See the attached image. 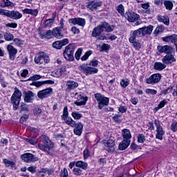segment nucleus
<instances>
[{
	"label": "nucleus",
	"instance_id": "39",
	"mask_svg": "<svg viewBox=\"0 0 177 177\" xmlns=\"http://www.w3.org/2000/svg\"><path fill=\"white\" fill-rule=\"evenodd\" d=\"M15 38V36H13V35L10 32H6L4 33V39H6V41H13Z\"/></svg>",
	"mask_w": 177,
	"mask_h": 177
},
{
	"label": "nucleus",
	"instance_id": "33",
	"mask_svg": "<svg viewBox=\"0 0 177 177\" xmlns=\"http://www.w3.org/2000/svg\"><path fill=\"white\" fill-rule=\"evenodd\" d=\"M165 67H167V65L161 62H156L154 64L155 70H158V71H162Z\"/></svg>",
	"mask_w": 177,
	"mask_h": 177
},
{
	"label": "nucleus",
	"instance_id": "56",
	"mask_svg": "<svg viewBox=\"0 0 177 177\" xmlns=\"http://www.w3.org/2000/svg\"><path fill=\"white\" fill-rule=\"evenodd\" d=\"M13 41L17 46H21L23 45V41L19 38L13 39Z\"/></svg>",
	"mask_w": 177,
	"mask_h": 177
},
{
	"label": "nucleus",
	"instance_id": "49",
	"mask_svg": "<svg viewBox=\"0 0 177 177\" xmlns=\"http://www.w3.org/2000/svg\"><path fill=\"white\" fill-rule=\"evenodd\" d=\"M41 78H42V76L39 75H35L32 77H30L28 81H37V80H41Z\"/></svg>",
	"mask_w": 177,
	"mask_h": 177
},
{
	"label": "nucleus",
	"instance_id": "10",
	"mask_svg": "<svg viewBox=\"0 0 177 177\" xmlns=\"http://www.w3.org/2000/svg\"><path fill=\"white\" fill-rule=\"evenodd\" d=\"M52 93H53V89H52V88H45L37 93V97L41 100L46 99V97H49Z\"/></svg>",
	"mask_w": 177,
	"mask_h": 177
},
{
	"label": "nucleus",
	"instance_id": "52",
	"mask_svg": "<svg viewBox=\"0 0 177 177\" xmlns=\"http://www.w3.org/2000/svg\"><path fill=\"white\" fill-rule=\"evenodd\" d=\"M81 53H82V50L79 48L75 54L76 60H80V58L81 57Z\"/></svg>",
	"mask_w": 177,
	"mask_h": 177
},
{
	"label": "nucleus",
	"instance_id": "20",
	"mask_svg": "<svg viewBox=\"0 0 177 177\" xmlns=\"http://www.w3.org/2000/svg\"><path fill=\"white\" fill-rule=\"evenodd\" d=\"M172 46L165 45V46H158V50L160 53H167V55H171L172 53Z\"/></svg>",
	"mask_w": 177,
	"mask_h": 177
},
{
	"label": "nucleus",
	"instance_id": "62",
	"mask_svg": "<svg viewBox=\"0 0 177 177\" xmlns=\"http://www.w3.org/2000/svg\"><path fill=\"white\" fill-rule=\"evenodd\" d=\"M28 171H29V172H31L32 174H35V172H37V167L35 166H31L28 167Z\"/></svg>",
	"mask_w": 177,
	"mask_h": 177
},
{
	"label": "nucleus",
	"instance_id": "17",
	"mask_svg": "<svg viewBox=\"0 0 177 177\" xmlns=\"http://www.w3.org/2000/svg\"><path fill=\"white\" fill-rule=\"evenodd\" d=\"M102 5H103V3L102 1H93L88 3V5L86 6V8L92 12H94V10H96L97 8H100Z\"/></svg>",
	"mask_w": 177,
	"mask_h": 177
},
{
	"label": "nucleus",
	"instance_id": "14",
	"mask_svg": "<svg viewBox=\"0 0 177 177\" xmlns=\"http://www.w3.org/2000/svg\"><path fill=\"white\" fill-rule=\"evenodd\" d=\"M24 102L26 103H32L35 99V93L31 91H24Z\"/></svg>",
	"mask_w": 177,
	"mask_h": 177
},
{
	"label": "nucleus",
	"instance_id": "48",
	"mask_svg": "<svg viewBox=\"0 0 177 177\" xmlns=\"http://www.w3.org/2000/svg\"><path fill=\"white\" fill-rule=\"evenodd\" d=\"M162 31H164V26H158V27L156 28L154 30V33L157 35L160 34V32H162Z\"/></svg>",
	"mask_w": 177,
	"mask_h": 177
},
{
	"label": "nucleus",
	"instance_id": "34",
	"mask_svg": "<svg viewBox=\"0 0 177 177\" xmlns=\"http://www.w3.org/2000/svg\"><path fill=\"white\" fill-rule=\"evenodd\" d=\"M75 165L78 168H82V169L84 170H86V169L88 168V163L81 160L77 161Z\"/></svg>",
	"mask_w": 177,
	"mask_h": 177
},
{
	"label": "nucleus",
	"instance_id": "23",
	"mask_svg": "<svg viewBox=\"0 0 177 177\" xmlns=\"http://www.w3.org/2000/svg\"><path fill=\"white\" fill-rule=\"evenodd\" d=\"M66 86L68 91H73V89H75V88H78V82L73 80H68L66 82Z\"/></svg>",
	"mask_w": 177,
	"mask_h": 177
},
{
	"label": "nucleus",
	"instance_id": "36",
	"mask_svg": "<svg viewBox=\"0 0 177 177\" xmlns=\"http://www.w3.org/2000/svg\"><path fill=\"white\" fill-rule=\"evenodd\" d=\"M3 164L6 167H12V168H15V167H16V163L12 160H9L8 159H3Z\"/></svg>",
	"mask_w": 177,
	"mask_h": 177
},
{
	"label": "nucleus",
	"instance_id": "45",
	"mask_svg": "<svg viewBox=\"0 0 177 177\" xmlns=\"http://www.w3.org/2000/svg\"><path fill=\"white\" fill-rule=\"evenodd\" d=\"M73 175L80 176V175H82V170L80 169V167L73 168Z\"/></svg>",
	"mask_w": 177,
	"mask_h": 177
},
{
	"label": "nucleus",
	"instance_id": "1",
	"mask_svg": "<svg viewBox=\"0 0 177 177\" xmlns=\"http://www.w3.org/2000/svg\"><path fill=\"white\" fill-rule=\"evenodd\" d=\"M153 32V26L149 25L148 27L140 28L138 30L131 31L129 41L132 44L133 48L136 50H140L142 48V44L136 41V37H145L146 34H151Z\"/></svg>",
	"mask_w": 177,
	"mask_h": 177
},
{
	"label": "nucleus",
	"instance_id": "32",
	"mask_svg": "<svg viewBox=\"0 0 177 177\" xmlns=\"http://www.w3.org/2000/svg\"><path fill=\"white\" fill-rule=\"evenodd\" d=\"M35 62L37 63V64L44 63V52H40L35 56Z\"/></svg>",
	"mask_w": 177,
	"mask_h": 177
},
{
	"label": "nucleus",
	"instance_id": "30",
	"mask_svg": "<svg viewBox=\"0 0 177 177\" xmlns=\"http://www.w3.org/2000/svg\"><path fill=\"white\" fill-rule=\"evenodd\" d=\"M102 28L106 30V32H111V31H113L115 26L114 25L110 26L108 23L106 22H103L102 23Z\"/></svg>",
	"mask_w": 177,
	"mask_h": 177
},
{
	"label": "nucleus",
	"instance_id": "37",
	"mask_svg": "<svg viewBox=\"0 0 177 177\" xmlns=\"http://www.w3.org/2000/svg\"><path fill=\"white\" fill-rule=\"evenodd\" d=\"M164 5L167 10H171L174 8V3L171 1H165Z\"/></svg>",
	"mask_w": 177,
	"mask_h": 177
},
{
	"label": "nucleus",
	"instance_id": "54",
	"mask_svg": "<svg viewBox=\"0 0 177 177\" xmlns=\"http://www.w3.org/2000/svg\"><path fill=\"white\" fill-rule=\"evenodd\" d=\"M146 140L145 136L143 134H139L138 136V142L139 143H143Z\"/></svg>",
	"mask_w": 177,
	"mask_h": 177
},
{
	"label": "nucleus",
	"instance_id": "3",
	"mask_svg": "<svg viewBox=\"0 0 177 177\" xmlns=\"http://www.w3.org/2000/svg\"><path fill=\"white\" fill-rule=\"evenodd\" d=\"M74 46L72 44L66 46L63 53L64 59L68 62H74Z\"/></svg>",
	"mask_w": 177,
	"mask_h": 177
},
{
	"label": "nucleus",
	"instance_id": "12",
	"mask_svg": "<svg viewBox=\"0 0 177 177\" xmlns=\"http://www.w3.org/2000/svg\"><path fill=\"white\" fill-rule=\"evenodd\" d=\"M124 18L126 20H128L130 23H133L135 21H138L139 19V15L133 12H127L124 15Z\"/></svg>",
	"mask_w": 177,
	"mask_h": 177
},
{
	"label": "nucleus",
	"instance_id": "29",
	"mask_svg": "<svg viewBox=\"0 0 177 177\" xmlns=\"http://www.w3.org/2000/svg\"><path fill=\"white\" fill-rule=\"evenodd\" d=\"M23 13H26V15H31L32 16H37L38 15V10L37 9H28L25 8L22 10Z\"/></svg>",
	"mask_w": 177,
	"mask_h": 177
},
{
	"label": "nucleus",
	"instance_id": "22",
	"mask_svg": "<svg viewBox=\"0 0 177 177\" xmlns=\"http://www.w3.org/2000/svg\"><path fill=\"white\" fill-rule=\"evenodd\" d=\"M84 128V125L81 122L75 123V129H73V132L75 135H77V136H81L82 133V129Z\"/></svg>",
	"mask_w": 177,
	"mask_h": 177
},
{
	"label": "nucleus",
	"instance_id": "63",
	"mask_svg": "<svg viewBox=\"0 0 177 177\" xmlns=\"http://www.w3.org/2000/svg\"><path fill=\"white\" fill-rule=\"evenodd\" d=\"M71 31L73 32V34H78L80 32V29L75 26H73Z\"/></svg>",
	"mask_w": 177,
	"mask_h": 177
},
{
	"label": "nucleus",
	"instance_id": "5",
	"mask_svg": "<svg viewBox=\"0 0 177 177\" xmlns=\"http://www.w3.org/2000/svg\"><path fill=\"white\" fill-rule=\"evenodd\" d=\"M102 145H104V149L108 153H114L115 151V141L112 139L102 140Z\"/></svg>",
	"mask_w": 177,
	"mask_h": 177
},
{
	"label": "nucleus",
	"instance_id": "55",
	"mask_svg": "<svg viewBox=\"0 0 177 177\" xmlns=\"http://www.w3.org/2000/svg\"><path fill=\"white\" fill-rule=\"evenodd\" d=\"M146 93L148 95H157V91L154 89L147 88Z\"/></svg>",
	"mask_w": 177,
	"mask_h": 177
},
{
	"label": "nucleus",
	"instance_id": "11",
	"mask_svg": "<svg viewBox=\"0 0 177 177\" xmlns=\"http://www.w3.org/2000/svg\"><path fill=\"white\" fill-rule=\"evenodd\" d=\"M160 81H161V74L154 73L152 75H151L149 78L146 79V84H158V82H160Z\"/></svg>",
	"mask_w": 177,
	"mask_h": 177
},
{
	"label": "nucleus",
	"instance_id": "59",
	"mask_svg": "<svg viewBox=\"0 0 177 177\" xmlns=\"http://www.w3.org/2000/svg\"><path fill=\"white\" fill-rule=\"evenodd\" d=\"M121 118V115H115L113 117V121H115V122H121V120L120 119Z\"/></svg>",
	"mask_w": 177,
	"mask_h": 177
},
{
	"label": "nucleus",
	"instance_id": "26",
	"mask_svg": "<svg viewBox=\"0 0 177 177\" xmlns=\"http://www.w3.org/2000/svg\"><path fill=\"white\" fill-rule=\"evenodd\" d=\"M45 84H50L53 85L55 84L54 81L52 80H46L43 82H32V85L36 86V88H39V86H42V85H45Z\"/></svg>",
	"mask_w": 177,
	"mask_h": 177
},
{
	"label": "nucleus",
	"instance_id": "43",
	"mask_svg": "<svg viewBox=\"0 0 177 177\" xmlns=\"http://www.w3.org/2000/svg\"><path fill=\"white\" fill-rule=\"evenodd\" d=\"M128 85H129V81L128 79H122L120 81V86H122V88H127Z\"/></svg>",
	"mask_w": 177,
	"mask_h": 177
},
{
	"label": "nucleus",
	"instance_id": "24",
	"mask_svg": "<svg viewBox=\"0 0 177 177\" xmlns=\"http://www.w3.org/2000/svg\"><path fill=\"white\" fill-rule=\"evenodd\" d=\"M9 17L13 20H19V19H21L23 17V15H21L19 11L12 10L10 11Z\"/></svg>",
	"mask_w": 177,
	"mask_h": 177
},
{
	"label": "nucleus",
	"instance_id": "44",
	"mask_svg": "<svg viewBox=\"0 0 177 177\" xmlns=\"http://www.w3.org/2000/svg\"><path fill=\"white\" fill-rule=\"evenodd\" d=\"M10 15V11L5 9L0 8V15L1 16H6L7 17H9Z\"/></svg>",
	"mask_w": 177,
	"mask_h": 177
},
{
	"label": "nucleus",
	"instance_id": "58",
	"mask_svg": "<svg viewBox=\"0 0 177 177\" xmlns=\"http://www.w3.org/2000/svg\"><path fill=\"white\" fill-rule=\"evenodd\" d=\"M61 177H68V171L66 168H64L60 175Z\"/></svg>",
	"mask_w": 177,
	"mask_h": 177
},
{
	"label": "nucleus",
	"instance_id": "31",
	"mask_svg": "<svg viewBox=\"0 0 177 177\" xmlns=\"http://www.w3.org/2000/svg\"><path fill=\"white\" fill-rule=\"evenodd\" d=\"M64 122L67 124V125H69V127H71L72 128H75V121L73 120V118L68 117L66 118L65 119H62Z\"/></svg>",
	"mask_w": 177,
	"mask_h": 177
},
{
	"label": "nucleus",
	"instance_id": "4",
	"mask_svg": "<svg viewBox=\"0 0 177 177\" xmlns=\"http://www.w3.org/2000/svg\"><path fill=\"white\" fill-rule=\"evenodd\" d=\"M94 96L98 103V109L100 110H102L104 106H109V102H110L109 97H104L100 93H95Z\"/></svg>",
	"mask_w": 177,
	"mask_h": 177
},
{
	"label": "nucleus",
	"instance_id": "21",
	"mask_svg": "<svg viewBox=\"0 0 177 177\" xmlns=\"http://www.w3.org/2000/svg\"><path fill=\"white\" fill-rule=\"evenodd\" d=\"M122 134L123 136V140L124 142H131V138H132V135H131V131L128 129H124L122 130Z\"/></svg>",
	"mask_w": 177,
	"mask_h": 177
},
{
	"label": "nucleus",
	"instance_id": "53",
	"mask_svg": "<svg viewBox=\"0 0 177 177\" xmlns=\"http://www.w3.org/2000/svg\"><path fill=\"white\" fill-rule=\"evenodd\" d=\"M53 47H54L55 49H61L62 48V44L60 43V41H55L53 44Z\"/></svg>",
	"mask_w": 177,
	"mask_h": 177
},
{
	"label": "nucleus",
	"instance_id": "64",
	"mask_svg": "<svg viewBox=\"0 0 177 177\" xmlns=\"http://www.w3.org/2000/svg\"><path fill=\"white\" fill-rule=\"evenodd\" d=\"M43 60L44 63H49L50 59H49V56L46 55V53H44V56H43Z\"/></svg>",
	"mask_w": 177,
	"mask_h": 177
},
{
	"label": "nucleus",
	"instance_id": "19",
	"mask_svg": "<svg viewBox=\"0 0 177 177\" xmlns=\"http://www.w3.org/2000/svg\"><path fill=\"white\" fill-rule=\"evenodd\" d=\"M162 62L164 64H171L174 62H176V59L172 54H167L162 59Z\"/></svg>",
	"mask_w": 177,
	"mask_h": 177
},
{
	"label": "nucleus",
	"instance_id": "61",
	"mask_svg": "<svg viewBox=\"0 0 177 177\" xmlns=\"http://www.w3.org/2000/svg\"><path fill=\"white\" fill-rule=\"evenodd\" d=\"M6 27H10V28H17V24L16 23H8L6 24Z\"/></svg>",
	"mask_w": 177,
	"mask_h": 177
},
{
	"label": "nucleus",
	"instance_id": "9",
	"mask_svg": "<svg viewBox=\"0 0 177 177\" xmlns=\"http://www.w3.org/2000/svg\"><path fill=\"white\" fill-rule=\"evenodd\" d=\"M21 159L24 162H35V161H38V157L35 156L32 153H24L21 156Z\"/></svg>",
	"mask_w": 177,
	"mask_h": 177
},
{
	"label": "nucleus",
	"instance_id": "50",
	"mask_svg": "<svg viewBox=\"0 0 177 177\" xmlns=\"http://www.w3.org/2000/svg\"><path fill=\"white\" fill-rule=\"evenodd\" d=\"M26 142H28V143H30V145H35L37 143V138H25Z\"/></svg>",
	"mask_w": 177,
	"mask_h": 177
},
{
	"label": "nucleus",
	"instance_id": "7",
	"mask_svg": "<svg viewBox=\"0 0 177 177\" xmlns=\"http://www.w3.org/2000/svg\"><path fill=\"white\" fill-rule=\"evenodd\" d=\"M20 100H21V91L15 88V92L11 97V102L14 106H19Z\"/></svg>",
	"mask_w": 177,
	"mask_h": 177
},
{
	"label": "nucleus",
	"instance_id": "15",
	"mask_svg": "<svg viewBox=\"0 0 177 177\" xmlns=\"http://www.w3.org/2000/svg\"><path fill=\"white\" fill-rule=\"evenodd\" d=\"M75 97L77 99L74 103L76 106H85L86 102H88V97H84L81 95H78L77 93L75 94Z\"/></svg>",
	"mask_w": 177,
	"mask_h": 177
},
{
	"label": "nucleus",
	"instance_id": "13",
	"mask_svg": "<svg viewBox=\"0 0 177 177\" xmlns=\"http://www.w3.org/2000/svg\"><path fill=\"white\" fill-rule=\"evenodd\" d=\"M7 50L9 55V59L13 62L16 58V55H17V49L12 46V44H8L7 46Z\"/></svg>",
	"mask_w": 177,
	"mask_h": 177
},
{
	"label": "nucleus",
	"instance_id": "47",
	"mask_svg": "<svg viewBox=\"0 0 177 177\" xmlns=\"http://www.w3.org/2000/svg\"><path fill=\"white\" fill-rule=\"evenodd\" d=\"M91 55H92V51L88 50L87 51L84 55H83L81 57V60H82V62H85V60H88V57H89L91 56Z\"/></svg>",
	"mask_w": 177,
	"mask_h": 177
},
{
	"label": "nucleus",
	"instance_id": "57",
	"mask_svg": "<svg viewBox=\"0 0 177 177\" xmlns=\"http://www.w3.org/2000/svg\"><path fill=\"white\" fill-rule=\"evenodd\" d=\"M172 132H177V122H173L171 125Z\"/></svg>",
	"mask_w": 177,
	"mask_h": 177
},
{
	"label": "nucleus",
	"instance_id": "38",
	"mask_svg": "<svg viewBox=\"0 0 177 177\" xmlns=\"http://www.w3.org/2000/svg\"><path fill=\"white\" fill-rule=\"evenodd\" d=\"M71 115L74 120H81L82 118V114L78 111L72 112Z\"/></svg>",
	"mask_w": 177,
	"mask_h": 177
},
{
	"label": "nucleus",
	"instance_id": "18",
	"mask_svg": "<svg viewBox=\"0 0 177 177\" xmlns=\"http://www.w3.org/2000/svg\"><path fill=\"white\" fill-rule=\"evenodd\" d=\"M69 23H72L74 26L77 24L78 26H80V27H85L86 21L84 18H73L69 19Z\"/></svg>",
	"mask_w": 177,
	"mask_h": 177
},
{
	"label": "nucleus",
	"instance_id": "51",
	"mask_svg": "<svg viewBox=\"0 0 177 177\" xmlns=\"http://www.w3.org/2000/svg\"><path fill=\"white\" fill-rule=\"evenodd\" d=\"M3 3H5V6H6L7 8L11 7L12 8V6H15V4L9 1V0H3Z\"/></svg>",
	"mask_w": 177,
	"mask_h": 177
},
{
	"label": "nucleus",
	"instance_id": "41",
	"mask_svg": "<svg viewBox=\"0 0 177 177\" xmlns=\"http://www.w3.org/2000/svg\"><path fill=\"white\" fill-rule=\"evenodd\" d=\"M68 118V108L67 106H65L63 111V114L61 116L62 120Z\"/></svg>",
	"mask_w": 177,
	"mask_h": 177
},
{
	"label": "nucleus",
	"instance_id": "16",
	"mask_svg": "<svg viewBox=\"0 0 177 177\" xmlns=\"http://www.w3.org/2000/svg\"><path fill=\"white\" fill-rule=\"evenodd\" d=\"M103 26L102 24L98 25L97 26L95 27L92 31L91 37H93L94 38H97V37H100L102 35V32H103Z\"/></svg>",
	"mask_w": 177,
	"mask_h": 177
},
{
	"label": "nucleus",
	"instance_id": "6",
	"mask_svg": "<svg viewBox=\"0 0 177 177\" xmlns=\"http://www.w3.org/2000/svg\"><path fill=\"white\" fill-rule=\"evenodd\" d=\"M79 69L80 71L84 73L85 75H91L92 74H97L98 73L99 69L91 66H88V64H82L79 66Z\"/></svg>",
	"mask_w": 177,
	"mask_h": 177
},
{
	"label": "nucleus",
	"instance_id": "2",
	"mask_svg": "<svg viewBox=\"0 0 177 177\" xmlns=\"http://www.w3.org/2000/svg\"><path fill=\"white\" fill-rule=\"evenodd\" d=\"M40 139L41 142H42V143H44V145H44L43 144H39V149H40V150H42L43 151H46V153H49V151H50V150H52V149H53L54 147L53 142H52L50 140H49V137L45 135H42L40 137Z\"/></svg>",
	"mask_w": 177,
	"mask_h": 177
},
{
	"label": "nucleus",
	"instance_id": "35",
	"mask_svg": "<svg viewBox=\"0 0 177 177\" xmlns=\"http://www.w3.org/2000/svg\"><path fill=\"white\" fill-rule=\"evenodd\" d=\"M129 145H131V142L123 140L119 145V149L120 150H125V149H127L128 147V146H129Z\"/></svg>",
	"mask_w": 177,
	"mask_h": 177
},
{
	"label": "nucleus",
	"instance_id": "46",
	"mask_svg": "<svg viewBox=\"0 0 177 177\" xmlns=\"http://www.w3.org/2000/svg\"><path fill=\"white\" fill-rule=\"evenodd\" d=\"M46 176V169H41L38 173H37V177H44Z\"/></svg>",
	"mask_w": 177,
	"mask_h": 177
},
{
	"label": "nucleus",
	"instance_id": "60",
	"mask_svg": "<svg viewBox=\"0 0 177 177\" xmlns=\"http://www.w3.org/2000/svg\"><path fill=\"white\" fill-rule=\"evenodd\" d=\"M62 74L63 73L62 69H58L55 72L54 77H56L57 78L59 77H62Z\"/></svg>",
	"mask_w": 177,
	"mask_h": 177
},
{
	"label": "nucleus",
	"instance_id": "42",
	"mask_svg": "<svg viewBox=\"0 0 177 177\" xmlns=\"http://www.w3.org/2000/svg\"><path fill=\"white\" fill-rule=\"evenodd\" d=\"M53 21H54L53 19H49L46 20L45 22L44 23V27H52V26H53Z\"/></svg>",
	"mask_w": 177,
	"mask_h": 177
},
{
	"label": "nucleus",
	"instance_id": "8",
	"mask_svg": "<svg viewBox=\"0 0 177 177\" xmlns=\"http://www.w3.org/2000/svg\"><path fill=\"white\" fill-rule=\"evenodd\" d=\"M154 124L156 127V139H159V140H162V136H164L165 132L164 131L162 127H161V124H160V120H155Z\"/></svg>",
	"mask_w": 177,
	"mask_h": 177
},
{
	"label": "nucleus",
	"instance_id": "40",
	"mask_svg": "<svg viewBox=\"0 0 177 177\" xmlns=\"http://www.w3.org/2000/svg\"><path fill=\"white\" fill-rule=\"evenodd\" d=\"M116 10L119 13V15L124 16L125 14L124 12H125V8H124V6L122 4L119 5L117 7Z\"/></svg>",
	"mask_w": 177,
	"mask_h": 177
},
{
	"label": "nucleus",
	"instance_id": "25",
	"mask_svg": "<svg viewBox=\"0 0 177 177\" xmlns=\"http://www.w3.org/2000/svg\"><path fill=\"white\" fill-rule=\"evenodd\" d=\"M39 34L41 38H47V39H50V38H52V35H53L52 30H48L46 32H44V30H41Z\"/></svg>",
	"mask_w": 177,
	"mask_h": 177
},
{
	"label": "nucleus",
	"instance_id": "28",
	"mask_svg": "<svg viewBox=\"0 0 177 177\" xmlns=\"http://www.w3.org/2000/svg\"><path fill=\"white\" fill-rule=\"evenodd\" d=\"M53 35L55 38H58V39H60L63 38V34L62 33V29H59V28H55L53 30Z\"/></svg>",
	"mask_w": 177,
	"mask_h": 177
},
{
	"label": "nucleus",
	"instance_id": "27",
	"mask_svg": "<svg viewBox=\"0 0 177 177\" xmlns=\"http://www.w3.org/2000/svg\"><path fill=\"white\" fill-rule=\"evenodd\" d=\"M157 20L165 26H169V17L168 16H158Z\"/></svg>",
	"mask_w": 177,
	"mask_h": 177
}]
</instances>
